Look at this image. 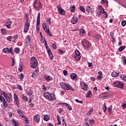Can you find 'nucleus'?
<instances>
[{
	"mask_svg": "<svg viewBox=\"0 0 126 126\" xmlns=\"http://www.w3.org/2000/svg\"><path fill=\"white\" fill-rule=\"evenodd\" d=\"M32 6L35 10H41L43 8V4L40 0H35L32 4Z\"/></svg>",
	"mask_w": 126,
	"mask_h": 126,
	"instance_id": "nucleus-1",
	"label": "nucleus"
},
{
	"mask_svg": "<svg viewBox=\"0 0 126 126\" xmlns=\"http://www.w3.org/2000/svg\"><path fill=\"white\" fill-rule=\"evenodd\" d=\"M43 96L46 99H48L50 101H55L57 99L55 94H50L48 92H46L43 94Z\"/></svg>",
	"mask_w": 126,
	"mask_h": 126,
	"instance_id": "nucleus-2",
	"label": "nucleus"
},
{
	"mask_svg": "<svg viewBox=\"0 0 126 126\" xmlns=\"http://www.w3.org/2000/svg\"><path fill=\"white\" fill-rule=\"evenodd\" d=\"M30 64L32 68H37V66H38V60L37 59L34 57H32Z\"/></svg>",
	"mask_w": 126,
	"mask_h": 126,
	"instance_id": "nucleus-3",
	"label": "nucleus"
},
{
	"mask_svg": "<svg viewBox=\"0 0 126 126\" xmlns=\"http://www.w3.org/2000/svg\"><path fill=\"white\" fill-rule=\"evenodd\" d=\"M45 45L49 57V59H50V60H53V59H54V57H53V53H52V51L51 50V49L49 48V46H48V44H47V41H45Z\"/></svg>",
	"mask_w": 126,
	"mask_h": 126,
	"instance_id": "nucleus-4",
	"label": "nucleus"
},
{
	"mask_svg": "<svg viewBox=\"0 0 126 126\" xmlns=\"http://www.w3.org/2000/svg\"><path fill=\"white\" fill-rule=\"evenodd\" d=\"M113 85L114 86V87H118L121 89H123L124 86L123 83L120 82L119 81L113 83Z\"/></svg>",
	"mask_w": 126,
	"mask_h": 126,
	"instance_id": "nucleus-5",
	"label": "nucleus"
},
{
	"mask_svg": "<svg viewBox=\"0 0 126 126\" xmlns=\"http://www.w3.org/2000/svg\"><path fill=\"white\" fill-rule=\"evenodd\" d=\"M57 8L58 9L59 13H60L61 15H65L66 12H65L64 9H63L62 7L60 6V5H57Z\"/></svg>",
	"mask_w": 126,
	"mask_h": 126,
	"instance_id": "nucleus-6",
	"label": "nucleus"
},
{
	"mask_svg": "<svg viewBox=\"0 0 126 126\" xmlns=\"http://www.w3.org/2000/svg\"><path fill=\"white\" fill-rule=\"evenodd\" d=\"M17 113L18 114H19L20 117H21V118H23V119H25V122H26V123H29V121H28V119H27V117H26V116L23 115V113L22 111H21V109H19L17 111Z\"/></svg>",
	"mask_w": 126,
	"mask_h": 126,
	"instance_id": "nucleus-7",
	"label": "nucleus"
},
{
	"mask_svg": "<svg viewBox=\"0 0 126 126\" xmlns=\"http://www.w3.org/2000/svg\"><path fill=\"white\" fill-rule=\"evenodd\" d=\"M85 43L86 44V46L84 44L82 43L83 47L86 48L87 50H89V48L91 47V43L89 42V41L88 40H85Z\"/></svg>",
	"mask_w": 126,
	"mask_h": 126,
	"instance_id": "nucleus-8",
	"label": "nucleus"
},
{
	"mask_svg": "<svg viewBox=\"0 0 126 126\" xmlns=\"http://www.w3.org/2000/svg\"><path fill=\"white\" fill-rule=\"evenodd\" d=\"M42 27L46 33H49L50 30H49V26L47 25V23H43Z\"/></svg>",
	"mask_w": 126,
	"mask_h": 126,
	"instance_id": "nucleus-9",
	"label": "nucleus"
},
{
	"mask_svg": "<svg viewBox=\"0 0 126 126\" xmlns=\"http://www.w3.org/2000/svg\"><path fill=\"white\" fill-rule=\"evenodd\" d=\"M14 100L17 106H18V105H19V98H18L17 94L15 93L14 94Z\"/></svg>",
	"mask_w": 126,
	"mask_h": 126,
	"instance_id": "nucleus-10",
	"label": "nucleus"
},
{
	"mask_svg": "<svg viewBox=\"0 0 126 126\" xmlns=\"http://www.w3.org/2000/svg\"><path fill=\"white\" fill-rule=\"evenodd\" d=\"M11 24H12V22H11V21H10L9 19L6 20V24H5V26H6L8 29H10V28H11Z\"/></svg>",
	"mask_w": 126,
	"mask_h": 126,
	"instance_id": "nucleus-11",
	"label": "nucleus"
},
{
	"mask_svg": "<svg viewBox=\"0 0 126 126\" xmlns=\"http://www.w3.org/2000/svg\"><path fill=\"white\" fill-rule=\"evenodd\" d=\"M2 93L3 96H4V97L5 98L7 102H8V103H10V97L8 96L6 93H5L4 91H3Z\"/></svg>",
	"mask_w": 126,
	"mask_h": 126,
	"instance_id": "nucleus-12",
	"label": "nucleus"
},
{
	"mask_svg": "<svg viewBox=\"0 0 126 126\" xmlns=\"http://www.w3.org/2000/svg\"><path fill=\"white\" fill-rule=\"evenodd\" d=\"M40 120V115H39V114L36 115L33 117V121L34 122H35L36 124H39Z\"/></svg>",
	"mask_w": 126,
	"mask_h": 126,
	"instance_id": "nucleus-13",
	"label": "nucleus"
},
{
	"mask_svg": "<svg viewBox=\"0 0 126 126\" xmlns=\"http://www.w3.org/2000/svg\"><path fill=\"white\" fill-rule=\"evenodd\" d=\"M101 11L100 12H98V15H101V13H102V9H103V13H104L105 15L104 16V17L105 18H107L108 17V14H107V12L105 11V10H104V8L102 6H99Z\"/></svg>",
	"mask_w": 126,
	"mask_h": 126,
	"instance_id": "nucleus-14",
	"label": "nucleus"
},
{
	"mask_svg": "<svg viewBox=\"0 0 126 126\" xmlns=\"http://www.w3.org/2000/svg\"><path fill=\"white\" fill-rule=\"evenodd\" d=\"M71 22L72 24H76L78 22V18L74 16L71 20Z\"/></svg>",
	"mask_w": 126,
	"mask_h": 126,
	"instance_id": "nucleus-15",
	"label": "nucleus"
},
{
	"mask_svg": "<svg viewBox=\"0 0 126 126\" xmlns=\"http://www.w3.org/2000/svg\"><path fill=\"white\" fill-rule=\"evenodd\" d=\"M86 11L88 13H94V9L92 8L89 5L86 6Z\"/></svg>",
	"mask_w": 126,
	"mask_h": 126,
	"instance_id": "nucleus-16",
	"label": "nucleus"
},
{
	"mask_svg": "<svg viewBox=\"0 0 126 126\" xmlns=\"http://www.w3.org/2000/svg\"><path fill=\"white\" fill-rule=\"evenodd\" d=\"M64 89H66V90H71V91H74V90L73 89V88L71 86H70V85L69 84L66 83L65 85V88Z\"/></svg>",
	"mask_w": 126,
	"mask_h": 126,
	"instance_id": "nucleus-17",
	"label": "nucleus"
},
{
	"mask_svg": "<svg viewBox=\"0 0 126 126\" xmlns=\"http://www.w3.org/2000/svg\"><path fill=\"white\" fill-rule=\"evenodd\" d=\"M45 79L47 82H49V81H51V80H53V77H52L51 76H47L45 77Z\"/></svg>",
	"mask_w": 126,
	"mask_h": 126,
	"instance_id": "nucleus-18",
	"label": "nucleus"
},
{
	"mask_svg": "<svg viewBox=\"0 0 126 126\" xmlns=\"http://www.w3.org/2000/svg\"><path fill=\"white\" fill-rule=\"evenodd\" d=\"M26 42L27 43V44H30L31 43V37H30V35H28L27 36Z\"/></svg>",
	"mask_w": 126,
	"mask_h": 126,
	"instance_id": "nucleus-19",
	"label": "nucleus"
},
{
	"mask_svg": "<svg viewBox=\"0 0 126 126\" xmlns=\"http://www.w3.org/2000/svg\"><path fill=\"white\" fill-rule=\"evenodd\" d=\"M11 124L12 126H19V124L18 123H17L15 120L14 119L12 120V122Z\"/></svg>",
	"mask_w": 126,
	"mask_h": 126,
	"instance_id": "nucleus-20",
	"label": "nucleus"
},
{
	"mask_svg": "<svg viewBox=\"0 0 126 126\" xmlns=\"http://www.w3.org/2000/svg\"><path fill=\"white\" fill-rule=\"evenodd\" d=\"M27 93L28 94L29 96V97H30V96H31L33 94V90H32L31 89L28 90L27 91Z\"/></svg>",
	"mask_w": 126,
	"mask_h": 126,
	"instance_id": "nucleus-21",
	"label": "nucleus"
},
{
	"mask_svg": "<svg viewBox=\"0 0 126 126\" xmlns=\"http://www.w3.org/2000/svg\"><path fill=\"white\" fill-rule=\"evenodd\" d=\"M119 74H120V73H117V72H113L111 73V75L113 77H117Z\"/></svg>",
	"mask_w": 126,
	"mask_h": 126,
	"instance_id": "nucleus-22",
	"label": "nucleus"
},
{
	"mask_svg": "<svg viewBox=\"0 0 126 126\" xmlns=\"http://www.w3.org/2000/svg\"><path fill=\"white\" fill-rule=\"evenodd\" d=\"M82 89H83V90H85V91H86V90L88 89V86L84 83V85L82 86Z\"/></svg>",
	"mask_w": 126,
	"mask_h": 126,
	"instance_id": "nucleus-23",
	"label": "nucleus"
},
{
	"mask_svg": "<svg viewBox=\"0 0 126 126\" xmlns=\"http://www.w3.org/2000/svg\"><path fill=\"white\" fill-rule=\"evenodd\" d=\"M70 77L71 79H76V77H77V75L75 73L71 74Z\"/></svg>",
	"mask_w": 126,
	"mask_h": 126,
	"instance_id": "nucleus-24",
	"label": "nucleus"
},
{
	"mask_svg": "<svg viewBox=\"0 0 126 126\" xmlns=\"http://www.w3.org/2000/svg\"><path fill=\"white\" fill-rule=\"evenodd\" d=\"M43 120L45 122H48L50 120V116L49 115H45L43 118Z\"/></svg>",
	"mask_w": 126,
	"mask_h": 126,
	"instance_id": "nucleus-25",
	"label": "nucleus"
},
{
	"mask_svg": "<svg viewBox=\"0 0 126 126\" xmlns=\"http://www.w3.org/2000/svg\"><path fill=\"white\" fill-rule=\"evenodd\" d=\"M40 16H41V13H38L37 14L36 23L40 24Z\"/></svg>",
	"mask_w": 126,
	"mask_h": 126,
	"instance_id": "nucleus-26",
	"label": "nucleus"
},
{
	"mask_svg": "<svg viewBox=\"0 0 126 126\" xmlns=\"http://www.w3.org/2000/svg\"><path fill=\"white\" fill-rule=\"evenodd\" d=\"M30 27H27V26H24V32H25V33H27V32H28V30H29Z\"/></svg>",
	"mask_w": 126,
	"mask_h": 126,
	"instance_id": "nucleus-27",
	"label": "nucleus"
},
{
	"mask_svg": "<svg viewBox=\"0 0 126 126\" xmlns=\"http://www.w3.org/2000/svg\"><path fill=\"white\" fill-rule=\"evenodd\" d=\"M58 113L59 114H61L62 115H63V114H64V112L63 111V108H59Z\"/></svg>",
	"mask_w": 126,
	"mask_h": 126,
	"instance_id": "nucleus-28",
	"label": "nucleus"
},
{
	"mask_svg": "<svg viewBox=\"0 0 126 126\" xmlns=\"http://www.w3.org/2000/svg\"><path fill=\"white\" fill-rule=\"evenodd\" d=\"M121 78H123L124 82H126V75L123 74V76H120Z\"/></svg>",
	"mask_w": 126,
	"mask_h": 126,
	"instance_id": "nucleus-29",
	"label": "nucleus"
},
{
	"mask_svg": "<svg viewBox=\"0 0 126 126\" xmlns=\"http://www.w3.org/2000/svg\"><path fill=\"white\" fill-rule=\"evenodd\" d=\"M18 70L20 71V72H21V71H22V62L20 63Z\"/></svg>",
	"mask_w": 126,
	"mask_h": 126,
	"instance_id": "nucleus-30",
	"label": "nucleus"
},
{
	"mask_svg": "<svg viewBox=\"0 0 126 126\" xmlns=\"http://www.w3.org/2000/svg\"><path fill=\"white\" fill-rule=\"evenodd\" d=\"M20 52V49L18 47H16L14 50V52L16 53V54H19Z\"/></svg>",
	"mask_w": 126,
	"mask_h": 126,
	"instance_id": "nucleus-31",
	"label": "nucleus"
},
{
	"mask_svg": "<svg viewBox=\"0 0 126 126\" xmlns=\"http://www.w3.org/2000/svg\"><path fill=\"white\" fill-rule=\"evenodd\" d=\"M125 49H126V46H121L119 48L118 51L119 52H123V51H124V50H125Z\"/></svg>",
	"mask_w": 126,
	"mask_h": 126,
	"instance_id": "nucleus-32",
	"label": "nucleus"
},
{
	"mask_svg": "<svg viewBox=\"0 0 126 126\" xmlns=\"http://www.w3.org/2000/svg\"><path fill=\"white\" fill-rule=\"evenodd\" d=\"M65 83H63V82H61L60 83V86H61V87H62V88H65Z\"/></svg>",
	"mask_w": 126,
	"mask_h": 126,
	"instance_id": "nucleus-33",
	"label": "nucleus"
},
{
	"mask_svg": "<svg viewBox=\"0 0 126 126\" xmlns=\"http://www.w3.org/2000/svg\"><path fill=\"white\" fill-rule=\"evenodd\" d=\"M36 29L37 32H39V31H40V24L36 23Z\"/></svg>",
	"mask_w": 126,
	"mask_h": 126,
	"instance_id": "nucleus-34",
	"label": "nucleus"
},
{
	"mask_svg": "<svg viewBox=\"0 0 126 126\" xmlns=\"http://www.w3.org/2000/svg\"><path fill=\"white\" fill-rule=\"evenodd\" d=\"M19 77L21 81H22V80H23V78H24V75H23V73H21L19 75Z\"/></svg>",
	"mask_w": 126,
	"mask_h": 126,
	"instance_id": "nucleus-35",
	"label": "nucleus"
},
{
	"mask_svg": "<svg viewBox=\"0 0 126 126\" xmlns=\"http://www.w3.org/2000/svg\"><path fill=\"white\" fill-rule=\"evenodd\" d=\"M79 9L81 11H82L84 13L85 12V9H84V7L83 6H80Z\"/></svg>",
	"mask_w": 126,
	"mask_h": 126,
	"instance_id": "nucleus-36",
	"label": "nucleus"
},
{
	"mask_svg": "<svg viewBox=\"0 0 126 126\" xmlns=\"http://www.w3.org/2000/svg\"><path fill=\"white\" fill-rule=\"evenodd\" d=\"M89 123L90 126H92V125L95 124V121H94V120H91V119H90V120L89 121Z\"/></svg>",
	"mask_w": 126,
	"mask_h": 126,
	"instance_id": "nucleus-37",
	"label": "nucleus"
},
{
	"mask_svg": "<svg viewBox=\"0 0 126 126\" xmlns=\"http://www.w3.org/2000/svg\"><path fill=\"white\" fill-rule=\"evenodd\" d=\"M122 59V61L123 62V64H124V65H126V57H125V56L123 57Z\"/></svg>",
	"mask_w": 126,
	"mask_h": 126,
	"instance_id": "nucleus-38",
	"label": "nucleus"
},
{
	"mask_svg": "<svg viewBox=\"0 0 126 126\" xmlns=\"http://www.w3.org/2000/svg\"><path fill=\"white\" fill-rule=\"evenodd\" d=\"M74 57L77 61H80V59H81V56H80V55L74 56Z\"/></svg>",
	"mask_w": 126,
	"mask_h": 126,
	"instance_id": "nucleus-39",
	"label": "nucleus"
},
{
	"mask_svg": "<svg viewBox=\"0 0 126 126\" xmlns=\"http://www.w3.org/2000/svg\"><path fill=\"white\" fill-rule=\"evenodd\" d=\"M2 52H3V53H9V48H4L3 49Z\"/></svg>",
	"mask_w": 126,
	"mask_h": 126,
	"instance_id": "nucleus-40",
	"label": "nucleus"
},
{
	"mask_svg": "<svg viewBox=\"0 0 126 126\" xmlns=\"http://www.w3.org/2000/svg\"><path fill=\"white\" fill-rule=\"evenodd\" d=\"M70 10L72 12H74L75 11V5H73L70 7Z\"/></svg>",
	"mask_w": 126,
	"mask_h": 126,
	"instance_id": "nucleus-41",
	"label": "nucleus"
},
{
	"mask_svg": "<svg viewBox=\"0 0 126 126\" xmlns=\"http://www.w3.org/2000/svg\"><path fill=\"white\" fill-rule=\"evenodd\" d=\"M1 33L3 34V35H6V30L4 29H2L1 30Z\"/></svg>",
	"mask_w": 126,
	"mask_h": 126,
	"instance_id": "nucleus-42",
	"label": "nucleus"
},
{
	"mask_svg": "<svg viewBox=\"0 0 126 126\" xmlns=\"http://www.w3.org/2000/svg\"><path fill=\"white\" fill-rule=\"evenodd\" d=\"M57 120L58 121V125H61L62 121H61V119H60V116H57Z\"/></svg>",
	"mask_w": 126,
	"mask_h": 126,
	"instance_id": "nucleus-43",
	"label": "nucleus"
},
{
	"mask_svg": "<svg viewBox=\"0 0 126 126\" xmlns=\"http://www.w3.org/2000/svg\"><path fill=\"white\" fill-rule=\"evenodd\" d=\"M85 30H83V29H81L80 31V35H84L85 33Z\"/></svg>",
	"mask_w": 126,
	"mask_h": 126,
	"instance_id": "nucleus-44",
	"label": "nucleus"
},
{
	"mask_svg": "<svg viewBox=\"0 0 126 126\" xmlns=\"http://www.w3.org/2000/svg\"><path fill=\"white\" fill-rule=\"evenodd\" d=\"M75 56H80V53L79 52V51H78V50H77V49H76L75 51Z\"/></svg>",
	"mask_w": 126,
	"mask_h": 126,
	"instance_id": "nucleus-45",
	"label": "nucleus"
},
{
	"mask_svg": "<svg viewBox=\"0 0 126 126\" xmlns=\"http://www.w3.org/2000/svg\"><path fill=\"white\" fill-rule=\"evenodd\" d=\"M11 60H12V65L11 66H13L14 65V64H15V60H14V59L11 58Z\"/></svg>",
	"mask_w": 126,
	"mask_h": 126,
	"instance_id": "nucleus-46",
	"label": "nucleus"
},
{
	"mask_svg": "<svg viewBox=\"0 0 126 126\" xmlns=\"http://www.w3.org/2000/svg\"><path fill=\"white\" fill-rule=\"evenodd\" d=\"M92 95V93H91V92L90 91H89L88 92V94L87 95V97H88L89 98H90V97Z\"/></svg>",
	"mask_w": 126,
	"mask_h": 126,
	"instance_id": "nucleus-47",
	"label": "nucleus"
},
{
	"mask_svg": "<svg viewBox=\"0 0 126 126\" xmlns=\"http://www.w3.org/2000/svg\"><path fill=\"white\" fill-rule=\"evenodd\" d=\"M66 109H68L69 110V111H71V110H72V108L71 107V106H70V105H67V107H66Z\"/></svg>",
	"mask_w": 126,
	"mask_h": 126,
	"instance_id": "nucleus-48",
	"label": "nucleus"
},
{
	"mask_svg": "<svg viewBox=\"0 0 126 126\" xmlns=\"http://www.w3.org/2000/svg\"><path fill=\"white\" fill-rule=\"evenodd\" d=\"M59 54H61V55H63V54H64V53H65V51H63L61 49H59Z\"/></svg>",
	"mask_w": 126,
	"mask_h": 126,
	"instance_id": "nucleus-49",
	"label": "nucleus"
},
{
	"mask_svg": "<svg viewBox=\"0 0 126 126\" xmlns=\"http://www.w3.org/2000/svg\"><path fill=\"white\" fill-rule=\"evenodd\" d=\"M103 110L104 113L106 112V110H107V107H106V103H104V105L103 107Z\"/></svg>",
	"mask_w": 126,
	"mask_h": 126,
	"instance_id": "nucleus-50",
	"label": "nucleus"
},
{
	"mask_svg": "<svg viewBox=\"0 0 126 126\" xmlns=\"http://www.w3.org/2000/svg\"><path fill=\"white\" fill-rule=\"evenodd\" d=\"M94 38H95L96 41H99V35L95 34L94 36Z\"/></svg>",
	"mask_w": 126,
	"mask_h": 126,
	"instance_id": "nucleus-51",
	"label": "nucleus"
},
{
	"mask_svg": "<svg viewBox=\"0 0 126 126\" xmlns=\"http://www.w3.org/2000/svg\"><path fill=\"white\" fill-rule=\"evenodd\" d=\"M37 76V73L33 72L32 75V77L35 78Z\"/></svg>",
	"mask_w": 126,
	"mask_h": 126,
	"instance_id": "nucleus-52",
	"label": "nucleus"
},
{
	"mask_svg": "<svg viewBox=\"0 0 126 126\" xmlns=\"http://www.w3.org/2000/svg\"><path fill=\"white\" fill-rule=\"evenodd\" d=\"M23 99L24 101H26V102H27V101H28V97H27V96H24L23 97Z\"/></svg>",
	"mask_w": 126,
	"mask_h": 126,
	"instance_id": "nucleus-53",
	"label": "nucleus"
},
{
	"mask_svg": "<svg viewBox=\"0 0 126 126\" xmlns=\"http://www.w3.org/2000/svg\"><path fill=\"white\" fill-rule=\"evenodd\" d=\"M9 53H11V54L13 55V49H12V47H10V48H9Z\"/></svg>",
	"mask_w": 126,
	"mask_h": 126,
	"instance_id": "nucleus-54",
	"label": "nucleus"
},
{
	"mask_svg": "<svg viewBox=\"0 0 126 126\" xmlns=\"http://www.w3.org/2000/svg\"><path fill=\"white\" fill-rule=\"evenodd\" d=\"M126 21H123L122 22V25L123 27H125V26H126Z\"/></svg>",
	"mask_w": 126,
	"mask_h": 126,
	"instance_id": "nucleus-55",
	"label": "nucleus"
},
{
	"mask_svg": "<svg viewBox=\"0 0 126 126\" xmlns=\"http://www.w3.org/2000/svg\"><path fill=\"white\" fill-rule=\"evenodd\" d=\"M19 90H20V91H22V86L21 85H18V87L17 88Z\"/></svg>",
	"mask_w": 126,
	"mask_h": 126,
	"instance_id": "nucleus-56",
	"label": "nucleus"
},
{
	"mask_svg": "<svg viewBox=\"0 0 126 126\" xmlns=\"http://www.w3.org/2000/svg\"><path fill=\"white\" fill-rule=\"evenodd\" d=\"M62 120L63 123L65 125V126H66V125L65 124V121H64V118L63 117H62Z\"/></svg>",
	"mask_w": 126,
	"mask_h": 126,
	"instance_id": "nucleus-57",
	"label": "nucleus"
},
{
	"mask_svg": "<svg viewBox=\"0 0 126 126\" xmlns=\"http://www.w3.org/2000/svg\"><path fill=\"white\" fill-rule=\"evenodd\" d=\"M63 75L65 76H66V75H67V71L65 70H64L63 71Z\"/></svg>",
	"mask_w": 126,
	"mask_h": 126,
	"instance_id": "nucleus-58",
	"label": "nucleus"
},
{
	"mask_svg": "<svg viewBox=\"0 0 126 126\" xmlns=\"http://www.w3.org/2000/svg\"><path fill=\"white\" fill-rule=\"evenodd\" d=\"M61 105H63V106H64V107H67L68 106V104L66 103H60Z\"/></svg>",
	"mask_w": 126,
	"mask_h": 126,
	"instance_id": "nucleus-59",
	"label": "nucleus"
},
{
	"mask_svg": "<svg viewBox=\"0 0 126 126\" xmlns=\"http://www.w3.org/2000/svg\"><path fill=\"white\" fill-rule=\"evenodd\" d=\"M75 102H77V103H79V104L82 103V101H79L78 99H76L75 100Z\"/></svg>",
	"mask_w": 126,
	"mask_h": 126,
	"instance_id": "nucleus-60",
	"label": "nucleus"
},
{
	"mask_svg": "<svg viewBox=\"0 0 126 126\" xmlns=\"http://www.w3.org/2000/svg\"><path fill=\"white\" fill-rule=\"evenodd\" d=\"M57 45H56V44H52V48L53 49H54V50H56V49H57Z\"/></svg>",
	"mask_w": 126,
	"mask_h": 126,
	"instance_id": "nucleus-61",
	"label": "nucleus"
},
{
	"mask_svg": "<svg viewBox=\"0 0 126 126\" xmlns=\"http://www.w3.org/2000/svg\"><path fill=\"white\" fill-rule=\"evenodd\" d=\"M25 26H27L28 27H30V23H26L25 24Z\"/></svg>",
	"mask_w": 126,
	"mask_h": 126,
	"instance_id": "nucleus-62",
	"label": "nucleus"
},
{
	"mask_svg": "<svg viewBox=\"0 0 126 126\" xmlns=\"http://www.w3.org/2000/svg\"><path fill=\"white\" fill-rule=\"evenodd\" d=\"M7 40H8V41H11V36H9L7 37Z\"/></svg>",
	"mask_w": 126,
	"mask_h": 126,
	"instance_id": "nucleus-63",
	"label": "nucleus"
},
{
	"mask_svg": "<svg viewBox=\"0 0 126 126\" xmlns=\"http://www.w3.org/2000/svg\"><path fill=\"white\" fill-rule=\"evenodd\" d=\"M100 2L101 4H104V3H106V0H101Z\"/></svg>",
	"mask_w": 126,
	"mask_h": 126,
	"instance_id": "nucleus-64",
	"label": "nucleus"
}]
</instances>
